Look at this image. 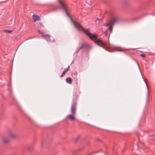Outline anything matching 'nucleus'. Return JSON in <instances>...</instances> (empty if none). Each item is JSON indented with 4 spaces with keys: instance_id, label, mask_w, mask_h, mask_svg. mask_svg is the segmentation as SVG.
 I'll return each mask as SVG.
<instances>
[{
    "instance_id": "obj_1",
    "label": "nucleus",
    "mask_w": 155,
    "mask_h": 155,
    "mask_svg": "<svg viewBox=\"0 0 155 155\" xmlns=\"http://www.w3.org/2000/svg\"><path fill=\"white\" fill-rule=\"evenodd\" d=\"M71 20L72 23L79 30L83 31L86 35L91 40L94 41L97 45L104 48H105L107 46V44L106 42H104L97 38L98 35L97 34H92L90 33L89 32V29L84 28L79 23H75L71 19Z\"/></svg>"
},
{
    "instance_id": "obj_2",
    "label": "nucleus",
    "mask_w": 155,
    "mask_h": 155,
    "mask_svg": "<svg viewBox=\"0 0 155 155\" xmlns=\"http://www.w3.org/2000/svg\"><path fill=\"white\" fill-rule=\"evenodd\" d=\"M118 21V18L117 17H113L111 18L108 23L104 25V26L109 25L110 27H109L108 30H110L112 31L113 25L116 23Z\"/></svg>"
},
{
    "instance_id": "obj_3",
    "label": "nucleus",
    "mask_w": 155,
    "mask_h": 155,
    "mask_svg": "<svg viewBox=\"0 0 155 155\" xmlns=\"http://www.w3.org/2000/svg\"><path fill=\"white\" fill-rule=\"evenodd\" d=\"M60 5L68 15V12L69 10V8L67 4L63 0H58Z\"/></svg>"
},
{
    "instance_id": "obj_4",
    "label": "nucleus",
    "mask_w": 155,
    "mask_h": 155,
    "mask_svg": "<svg viewBox=\"0 0 155 155\" xmlns=\"http://www.w3.org/2000/svg\"><path fill=\"white\" fill-rule=\"evenodd\" d=\"M47 41L51 42H54L55 41V40L54 39H53L52 40L50 39V35L47 34L45 35H44L42 36Z\"/></svg>"
},
{
    "instance_id": "obj_5",
    "label": "nucleus",
    "mask_w": 155,
    "mask_h": 155,
    "mask_svg": "<svg viewBox=\"0 0 155 155\" xmlns=\"http://www.w3.org/2000/svg\"><path fill=\"white\" fill-rule=\"evenodd\" d=\"M85 47L89 48H91V46L87 43H82L80 46V49H81V48Z\"/></svg>"
},
{
    "instance_id": "obj_6",
    "label": "nucleus",
    "mask_w": 155,
    "mask_h": 155,
    "mask_svg": "<svg viewBox=\"0 0 155 155\" xmlns=\"http://www.w3.org/2000/svg\"><path fill=\"white\" fill-rule=\"evenodd\" d=\"M1 139L2 141L5 143H8L10 141L9 139L5 136H2L1 138Z\"/></svg>"
},
{
    "instance_id": "obj_7",
    "label": "nucleus",
    "mask_w": 155,
    "mask_h": 155,
    "mask_svg": "<svg viewBox=\"0 0 155 155\" xmlns=\"http://www.w3.org/2000/svg\"><path fill=\"white\" fill-rule=\"evenodd\" d=\"M8 136L9 138L15 139L17 137V136L16 134L10 131L8 133Z\"/></svg>"
},
{
    "instance_id": "obj_8",
    "label": "nucleus",
    "mask_w": 155,
    "mask_h": 155,
    "mask_svg": "<svg viewBox=\"0 0 155 155\" xmlns=\"http://www.w3.org/2000/svg\"><path fill=\"white\" fill-rule=\"evenodd\" d=\"M71 112L72 114H76V104L74 103L73 104L71 107Z\"/></svg>"
},
{
    "instance_id": "obj_9",
    "label": "nucleus",
    "mask_w": 155,
    "mask_h": 155,
    "mask_svg": "<svg viewBox=\"0 0 155 155\" xmlns=\"http://www.w3.org/2000/svg\"><path fill=\"white\" fill-rule=\"evenodd\" d=\"M32 19L33 21L34 22H36V21H39L40 20V17L35 15H32Z\"/></svg>"
},
{
    "instance_id": "obj_10",
    "label": "nucleus",
    "mask_w": 155,
    "mask_h": 155,
    "mask_svg": "<svg viewBox=\"0 0 155 155\" xmlns=\"http://www.w3.org/2000/svg\"><path fill=\"white\" fill-rule=\"evenodd\" d=\"M75 115L73 114H72L67 116V118L71 120H73L75 119Z\"/></svg>"
},
{
    "instance_id": "obj_11",
    "label": "nucleus",
    "mask_w": 155,
    "mask_h": 155,
    "mask_svg": "<svg viewBox=\"0 0 155 155\" xmlns=\"http://www.w3.org/2000/svg\"><path fill=\"white\" fill-rule=\"evenodd\" d=\"M66 81L67 83L71 84L72 82V79L71 78H68L66 79Z\"/></svg>"
},
{
    "instance_id": "obj_12",
    "label": "nucleus",
    "mask_w": 155,
    "mask_h": 155,
    "mask_svg": "<svg viewBox=\"0 0 155 155\" xmlns=\"http://www.w3.org/2000/svg\"><path fill=\"white\" fill-rule=\"evenodd\" d=\"M4 31L5 32H6L8 33L11 34L12 32L13 31L9 30H4Z\"/></svg>"
},
{
    "instance_id": "obj_13",
    "label": "nucleus",
    "mask_w": 155,
    "mask_h": 155,
    "mask_svg": "<svg viewBox=\"0 0 155 155\" xmlns=\"http://www.w3.org/2000/svg\"><path fill=\"white\" fill-rule=\"evenodd\" d=\"M69 68H70V67L69 66L67 68H66L64 69V72H65V73H66L67 71H68L69 70Z\"/></svg>"
},
{
    "instance_id": "obj_14",
    "label": "nucleus",
    "mask_w": 155,
    "mask_h": 155,
    "mask_svg": "<svg viewBox=\"0 0 155 155\" xmlns=\"http://www.w3.org/2000/svg\"><path fill=\"white\" fill-rule=\"evenodd\" d=\"M38 33H40V34H41L42 35V36H43V35H44L43 33V32H41V31H40V30H38Z\"/></svg>"
},
{
    "instance_id": "obj_15",
    "label": "nucleus",
    "mask_w": 155,
    "mask_h": 155,
    "mask_svg": "<svg viewBox=\"0 0 155 155\" xmlns=\"http://www.w3.org/2000/svg\"><path fill=\"white\" fill-rule=\"evenodd\" d=\"M104 34L106 36L107 35V34H108V32H107V30L106 31H105L104 32Z\"/></svg>"
},
{
    "instance_id": "obj_16",
    "label": "nucleus",
    "mask_w": 155,
    "mask_h": 155,
    "mask_svg": "<svg viewBox=\"0 0 155 155\" xmlns=\"http://www.w3.org/2000/svg\"><path fill=\"white\" fill-rule=\"evenodd\" d=\"M39 24L40 25L41 27H44V26L43 25V24L41 23H39Z\"/></svg>"
},
{
    "instance_id": "obj_17",
    "label": "nucleus",
    "mask_w": 155,
    "mask_h": 155,
    "mask_svg": "<svg viewBox=\"0 0 155 155\" xmlns=\"http://www.w3.org/2000/svg\"><path fill=\"white\" fill-rule=\"evenodd\" d=\"M65 73V72H64V71H63V72L62 73V74L61 75V76L62 77H63V76H64Z\"/></svg>"
},
{
    "instance_id": "obj_18",
    "label": "nucleus",
    "mask_w": 155,
    "mask_h": 155,
    "mask_svg": "<svg viewBox=\"0 0 155 155\" xmlns=\"http://www.w3.org/2000/svg\"><path fill=\"white\" fill-rule=\"evenodd\" d=\"M140 55L142 57H145V55L143 54H141Z\"/></svg>"
},
{
    "instance_id": "obj_19",
    "label": "nucleus",
    "mask_w": 155,
    "mask_h": 155,
    "mask_svg": "<svg viewBox=\"0 0 155 155\" xmlns=\"http://www.w3.org/2000/svg\"><path fill=\"white\" fill-rule=\"evenodd\" d=\"M145 83H146V84L147 86V83H146V82H145Z\"/></svg>"
},
{
    "instance_id": "obj_20",
    "label": "nucleus",
    "mask_w": 155,
    "mask_h": 155,
    "mask_svg": "<svg viewBox=\"0 0 155 155\" xmlns=\"http://www.w3.org/2000/svg\"><path fill=\"white\" fill-rule=\"evenodd\" d=\"M13 155H16V154H13Z\"/></svg>"
}]
</instances>
